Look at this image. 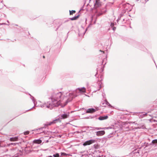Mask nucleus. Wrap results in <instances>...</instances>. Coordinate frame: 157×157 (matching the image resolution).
<instances>
[{"mask_svg":"<svg viewBox=\"0 0 157 157\" xmlns=\"http://www.w3.org/2000/svg\"><path fill=\"white\" fill-rule=\"evenodd\" d=\"M78 17V16H76V17H75L72 18H71V20H76Z\"/></svg>","mask_w":157,"mask_h":157,"instance_id":"f8f14e48","label":"nucleus"},{"mask_svg":"<svg viewBox=\"0 0 157 157\" xmlns=\"http://www.w3.org/2000/svg\"><path fill=\"white\" fill-rule=\"evenodd\" d=\"M100 5L99 1L98 0H96V3L94 4V6L96 7L99 6Z\"/></svg>","mask_w":157,"mask_h":157,"instance_id":"6e6552de","label":"nucleus"},{"mask_svg":"<svg viewBox=\"0 0 157 157\" xmlns=\"http://www.w3.org/2000/svg\"><path fill=\"white\" fill-rule=\"evenodd\" d=\"M95 142V140H88L86 141L83 144V145L85 146L87 145H89L92 144H93Z\"/></svg>","mask_w":157,"mask_h":157,"instance_id":"f03ea898","label":"nucleus"},{"mask_svg":"<svg viewBox=\"0 0 157 157\" xmlns=\"http://www.w3.org/2000/svg\"><path fill=\"white\" fill-rule=\"evenodd\" d=\"M29 131H26L24 132V134L25 135H27L29 134Z\"/></svg>","mask_w":157,"mask_h":157,"instance_id":"f3484780","label":"nucleus"},{"mask_svg":"<svg viewBox=\"0 0 157 157\" xmlns=\"http://www.w3.org/2000/svg\"><path fill=\"white\" fill-rule=\"evenodd\" d=\"M109 127H107V128H103V129H109Z\"/></svg>","mask_w":157,"mask_h":157,"instance_id":"aec40b11","label":"nucleus"},{"mask_svg":"<svg viewBox=\"0 0 157 157\" xmlns=\"http://www.w3.org/2000/svg\"><path fill=\"white\" fill-rule=\"evenodd\" d=\"M108 117L107 116H100L98 117V119L100 120H103L107 119Z\"/></svg>","mask_w":157,"mask_h":157,"instance_id":"39448f33","label":"nucleus"},{"mask_svg":"<svg viewBox=\"0 0 157 157\" xmlns=\"http://www.w3.org/2000/svg\"><path fill=\"white\" fill-rule=\"evenodd\" d=\"M57 120H54L53 121H52V122H51L49 124V125H51V124H53V123H55V121H57Z\"/></svg>","mask_w":157,"mask_h":157,"instance_id":"2eb2a0df","label":"nucleus"},{"mask_svg":"<svg viewBox=\"0 0 157 157\" xmlns=\"http://www.w3.org/2000/svg\"><path fill=\"white\" fill-rule=\"evenodd\" d=\"M62 95L61 92L54 93L53 94L51 99L46 101L45 103H42L39 101L37 103V106L41 107L46 106V107L51 109L54 106H57L61 105L62 107L64 106L67 103V99L64 101L61 100L60 98Z\"/></svg>","mask_w":157,"mask_h":157,"instance_id":"f257e3e1","label":"nucleus"},{"mask_svg":"<svg viewBox=\"0 0 157 157\" xmlns=\"http://www.w3.org/2000/svg\"><path fill=\"white\" fill-rule=\"evenodd\" d=\"M112 29H113V31H115V29H116V27H113Z\"/></svg>","mask_w":157,"mask_h":157,"instance_id":"6ab92c4d","label":"nucleus"},{"mask_svg":"<svg viewBox=\"0 0 157 157\" xmlns=\"http://www.w3.org/2000/svg\"><path fill=\"white\" fill-rule=\"evenodd\" d=\"M48 157H53L52 156H48Z\"/></svg>","mask_w":157,"mask_h":157,"instance_id":"4be33fe9","label":"nucleus"},{"mask_svg":"<svg viewBox=\"0 0 157 157\" xmlns=\"http://www.w3.org/2000/svg\"><path fill=\"white\" fill-rule=\"evenodd\" d=\"M70 95H72V94H70Z\"/></svg>","mask_w":157,"mask_h":157,"instance_id":"5701e85b","label":"nucleus"},{"mask_svg":"<svg viewBox=\"0 0 157 157\" xmlns=\"http://www.w3.org/2000/svg\"><path fill=\"white\" fill-rule=\"evenodd\" d=\"M95 110L94 109L91 108L88 109L86 112L87 113H93L95 112Z\"/></svg>","mask_w":157,"mask_h":157,"instance_id":"423d86ee","label":"nucleus"},{"mask_svg":"<svg viewBox=\"0 0 157 157\" xmlns=\"http://www.w3.org/2000/svg\"><path fill=\"white\" fill-rule=\"evenodd\" d=\"M105 132L104 131H99L97 132L96 135L98 136H101L104 135Z\"/></svg>","mask_w":157,"mask_h":157,"instance_id":"7ed1b4c3","label":"nucleus"},{"mask_svg":"<svg viewBox=\"0 0 157 157\" xmlns=\"http://www.w3.org/2000/svg\"><path fill=\"white\" fill-rule=\"evenodd\" d=\"M42 142V141L40 140H35L33 141V142L35 143L38 144H40Z\"/></svg>","mask_w":157,"mask_h":157,"instance_id":"1a4fd4ad","label":"nucleus"},{"mask_svg":"<svg viewBox=\"0 0 157 157\" xmlns=\"http://www.w3.org/2000/svg\"><path fill=\"white\" fill-rule=\"evenodd\" d=\"M78 90L80 92L84 93L86 92V89L84 87L78 88L77 90Z\"/></svg>","mask_w":157,"mask_h":157,"instance_id":"0eeeda50","label":"nucleus"},{"mask_svg":"<svg viewBox=\"0 0 157 157\" xmlns=\"http://www.w3.org/2000/svg\"><path fill=\"white\" fill-rule=\"evenodd\" d=\"M69 113H68L67 114H63L61 116V118L63 119L67 118L69 116Z\"/></svg>","mask_w":157,"mask_h":157,"instance_id":"20e7f679","label":"nucleus"},{"mask_svg":"<svg viewBox=\"0 0 157 157\" xmlns=\"http://www.w3.org/2000/svg\"><path fill=\"white\" fill-rule=\"evenodd\" d=\"M96 129H97V130H100V129H102V128H96Z\"/></svg>","mask_w":157,"mask_h":157,"instance_id":"a211bd4d","label":"nucleus"},{"mask_svg":"<svg viewBox=\"0 0 157 157\" xmlns=\"http://www.w3.org/2000/svg\"><path fill=\"white\" fill-rule=\"evenodd\" d=\"M75 12V10H72L71 11L70 10V15H72L73 13H74Z\"/></svg>","mask_w":157,"mask_h":157,"instance_id":"9b49d317","label":"nucleus"},{"mask_svg":"<svg viewBox=\"0 0 157 157\" xmlns=\"http://www.w3.org/2000/svg\"><path fill=\"white\" fill-rule=\"evenodd\" d=\"M114 25V24L113 23H112L111 24V26H112V27H113Z\"/></svg>","mask_w":157,"mask_h":157,"instance_id":"412c9836","label":"nucleus"},{"mask_svg":"<svg viewBox=\"0 0 157 157\" xmlns=\"http://www.w3.org/2000/svg\"><path fill=\"white\" fill-rule=\"evenodd\" d=\"M17 139V138L15 137V138H10V141H16Z\"/></svg>","mask_w":157,"mask_h":157,"instance_id":"9d476101","label":"nucleus"},{"mask_svg":"<svg viewBox=\"0 0 157 157\" xmlns=\"http://www.w3.org/2000/svg\"><path fill=\"white\" fill-rule=\"evenodd\" d=\"M59 155L58 154H56L53 155V156L54 157H59Z\"/></svg>","mask_w":157,"mask_h":157,"instance_id":"4468645a","label":"nucleus"},{"mask_svg":"<svg viewBox=\"0 0 157 157\" xmlns=\"http://www.w3.org/2000/svg\"><path fill=\"white\" fill-rule=\"evenodd\" d=\"M152 143L153 144L157 143V139L153 140L152 141Z\"/></svg>","mask_w":157,"mask_h":157,"instance_id":"ddd939ff","label":"nucleus"},{"mask_svg":"<svg viewBox=\"0 0 157 157\" xmlns=\"http://www.w3.org/2000/svg\"><path fill=\"white\" fill-rule=\"evenodd\" d=\"M105 102L106 103V104L108 105H109V106H111V105H110V104H109V103L108 102H107V101H105Z\"/></svg>","mask_w":157,"mask_h":157,"instance_id":"dca6fc26","label":"nucleus"}]
</instances>
